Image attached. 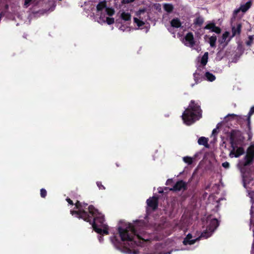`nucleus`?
Segmentation results:
<instances>
[{"label": "nucleus", "instance_id": "32", "mask_svg": "<svg viewBox=\"0 0 254 254\" xmlns=\"http://www.w3.org/2000/svg\"><path fill=\"white\" fill-rule=\"evenodd\" d=\"M47 194V191L44 189H42L40 190V195L42 197H45Z\"/></svg>", "mask_w": 254, "mask_h": 254}, {"label": "nucleus", "instance_id": "21", "mask_svg": "<svg viewBox=\"0 0 254 254\" xmlns=\"http://www.w3.org/2000/svg\"><path fill=\"white\" fill-rule=\"evenodd\" d=\"M241 25L240 24H237L236 27H233L232 29V37H234L238 34H239L241 32Z\"/></svg>", "mask_w": 254, "mask_h": 254}, {"label": "nucleus", "instance_id": "14", "mask_svg": "<svg viewBox=\"0 0 254 254\" xmlns=\"http://www.w3.org/2000/svg\"><path fill=\"white\" fill-rule=\"evenodd\" d=\"M251 1L247 2L245 4H241L239 8L236 9L234 11V16L236 17L240 11L243 13L246 12L251 7Z\"/></svg>", "mask_w": 254, "mask_h": 254}, {"label": "nucleus", "instance_id": "43", "mask_svg": "<svg viewBox=\"0 0 254 254\" xmlns=\"http://www.w3.org/2000/svg\"><path fill=\"white\" fill-rule=\"evenodd\" d=\"M237 117L238 116L235 114H229L227 116V117Z\"/></svg>", "mask_w": 254, "mask_h": 254}, {"label": "nucleus", "instance_id": "19", "mask_svg": "<svg viewBox=\"0 0 254 254\" xmlns=\"http://www.w3.org/2000/svg\"><path fill=\"white\" fill-rule=\"evenodd\" d=\"M208 53L207 52H205L203 56L201 57L200 62L198 64L202 65V68L203 69L205 67V65L208 62Z\"/></svg>", "mask_w": 254, "mask_h": 254}, {"label": "nucleus", "instance_id": "22", "mask_svg": "<svg viewBox=\"0 0 254 254\" xmlns=\"http://www.w3.org/2000/svg\"><path fill=\"white\" fill-rule=\"evenodd\" d=\"M181 25H182V24H181L180 20L177 18H174L171 21V27L177 28L180 27L181 26Z\"/></svg>", "mask_w": 254, "mask_h": 254}, {"label": "nucleus", "instance_id": "4", "mask_svg": "<svg viewBox=\"0 0 254 254\" xmlns=\"http://www.w3.org/2000/svg\"><path fill=\"white\" fill-rule=\"evenodd\" d=\"M114 13V9L107 7L105 2L101 1L96 6L94 18L100 24L107 23L111 25L115 22L114 19L111 17Z\"/></svg>", "mask_w": 254, "mask_h": 254}, {"label": "nucleus", "instance_id": "39", "mask_svg": "<svg viewBox=\"0 0 254 254\" xmlns=\"http://www.w3.org/2000/svg\"><path fill=\"white\" fill-rule=\"evenodd\" d=\"M195 171H194L192 175V176L191 177V178L189 180V182H191L192 181V180L195 177Z\"/></svg>", "mask_w": 254, "mask_h": 254}, {"label": "nucleus", "instance_id": "12", "mask_svg": "<svg viewBox=\"0 0 254 254\" xmlns=\"http://www.w3.org/2000/svg\"><path fill=\"white\" fill-rule=\"evenodd\" d=\"M204 68L203 69L202 68L201 64H197V69L193 73L195 84H197L198 83H199L201 81L202 78H203V73L204 72Z\"/></svg>", "mask_w": 254, "mask_h": 254}, {"label": "nucleus", "instance_id": "30", "mask_svg": "<svg viewBox=\"0 0 254 254\" xmlns=\"http://www.w3.org/2000/svg\"><path fill=\"white\" fill-rule=\"evenodd\" d=\"M254 40V36L250 35L248 37V40L246 42V45L250 46L253 43Z\"/></svg>", "mask_w": 254, "mask_h": 254}, {"label": "nucleus", "instance_id": "3", "mask_svg": "<svg viewBox=\"0 0 254 254\" xmlns=\"http://www.w3.org/2000/svg\"><path fill=\"white\" fill-rule=\"evenodd\" d=\"M219 226V222L216 218H213L211 216H209L206 220V230L203 232L199 237L192 235V234L189 233L183 242L185 248L182 249V250H193L194 247L192 246L196 242L199 241L200 238L207 239L210 237L214 231Z\"/></svg>", "mask_w": 254, "mask_h": 254}, {"label": "nucleus", "instance_id": "13", "mask_svg": "<svg viewBox=\"0 0 254 254\" xmlns=\"http://www.w3.org/2000/svg\"><path fill=\"white\" fill-rule=\"evenodd\" d=\"M204 68L203 69L202 68L201 64H197V69L193 73L195 84H197L198 83H199L201 81L202 78H203V73L204 72Z\"/></svg>", "mask_w": 254, "mask_h": 254}, {"label": "nucleus", "instance_id": "11", "mask_svg": "<svg viewBox=\"0 0 254 254\" xmlns=\"http://www.w3.org/2000/svg\"><path fill=\"white\" fill-rule=\"evenodd\" d=\"M204 68L203 69L202 68L201 64H197V69L193 73L195 84H197L198 83H199L201 81L202 78H203V73L204 72Z\"/></svg>", "mask_w": 254, "mask_h": 254}, {"label": "nucleus", "instance_id": "23", "mask_svg": "<svg viewBox=\"0 0 254 254\" xmlns=\"http://www.w3.org/2000/svg\"><path fill=\"white\" fill-rule=\"evenodd\" d=\"M203 77L208 81H213L215 79V76L209 72H206Z\"/></svg>", "mask_w": 254, "mask_h": 254}, {"label": "nucleus", "instance_id": "40", "mask_svg": "<svg viewBox=\"0 0 254 254\" xmlns=\"http://www.w3.org/2000/svg\"><path fill=\"white\" fill-rule=\"evenodd\" d=\"M172 182V180L171 179H168L166 183V185H169Z\"/></svg>", "mask_w": 254, "mask_h": 254}, {"label": "nucleus", "instance_id": "37", "mask_svg": "<svg viewBox=\"0 0 254 254\" xmlns=\"http://www.w3.org/2000/svg\"><path fill=\"white\" fill-rule=\"evenodd\" d=\"M221 52H219L217 53V57H216V59L218 60H220L221 59Z\"/></svg>", "mask_w": 254, "mask_h": 254}, {"label": "nucleus", "instance_id": "5", "mask_svg": "<svg viewBox=\"0 0 254 254\" xmlns=\"http://www.w3.org/2000/svg\"><path fill=\"white\" fill-rule=\"evenodd\" d=\"M201 117V110L199 105L191 100L188 108L182 115L184 123L187 125H190Z\"/></svg>", "mask_w": 254, "mask_h": 254}, {"label": "nucleus", "instance_id": "1", "mask_svg": "<svg viewBox=\"0 0 254 254\" xmlns=\"http://www.w3.org/2000/svg\"><path fill=\"white\" fill-rule=\"evenodd\" d=\"M148 226L142 220L136 221L134 224L121 222L118 227V233L111 237L110 240L114 247L122 253L127 254H139L142 248L135 249L142 242L149 241L151 236L144 233Z\"/></svg>", "mask_w": 254, "mask_h": 254}, {"label": "nucleus", "instance_id": "36", "mask_svg": "<svg viewBox=\"0 0 254 254\" xmlns=\"http://www.w3.org/2000/svg\"><path fill=\"white\" fill-rule=\"evenodd\" d=\"M135 0H123V2L124 3H128L133 2Z\"/></svg>", "mask_w": 254, "mask_h": 254}, {"label": "nucleus", "instance_id": "26", "mask_svg": "<svg viewBox=\"0 0 254 254\" xmlns=\"http://www.w3.org/2000/svg\"><path fill=\"white\" fill-rule=\"evenodd\" d=\"M134 22L137 25L138 28H141V27L144 24V22L140 19V17L139 18L135 17L133 19Z\"/></svg>", "mask_w": 254, "mask_h": 254}, {"label": "nucleus", "instance_id": "20", "mask_svg": "<svg viewBox=\"0 0 254 254\" xmlns=\"http://www.w3.org/2000/svg\"><path fill=\"white\" fill-rule=\"evenodd\" d=\"M204 22L203 17L198 16L195 18L193 21V24L196 27H200Z\"/></svg>", "mask_w": 254, "mask_h": 254}, {"label": "nucleus", "instance_id": "38", "mask_svg": "<svg viewBox=\"0 0 254 254\" xmlns=\"http://www.w3.org/2000/svg\"><path fill=\"white\" fill-rule=\"evenodd\" d=\"M217 133V128L213 129L212 132V135H215Z\"/></svg>", "mask_w": 254, "mask_h": 254}, {"label": "nucleus", "instance_id": "28", "mask_svg": "<svg viewBox=\"0 0 254 254\" xmlns=\"http://www.w3.org/2000/svg\"><path fill=\"white\" fill-rule=\"evenodd\" d=\"M164 8L165 10L168 12H171L173 9V7L172 4L167 3L164 5Z\"/></svg>", "mask_w": 254, "mask_h": 254}, {"label": "nucleus", "instance_id": "9", "mask_svg": "<svg viewBox=\"0 0 254 254\" xmlns=\"http://www.w3.org/2000/svg\"><path fill=\"white\" fill-rule=\"evenodd\" d=\"M248 195L251 198V201L252 202V207H251V219L250 221V227L251 229L253 228V236H254V242L252 245V251H251V254H254V222H253V213L254 212V191H250L249 190H248Z\"/></svg>", "mask_w": 254, "mask_h": 254}, {"label": "nucleus", "instance_id": "10", "mask_svg": "<svg viewBox=\"0 0 254 254\" xmlns=\"http://www.w3.org/2000/svg\"><path fill=\"white\" fill-rule=\"evenodd\" d=\"M121 20L120 22L121 24L123 23L122 21L126 22L127 24L126 25H118V26L119 27V29L123 31H125L128 30V25L129 24V21H130L131 16L130 14L128 12L123 11L121 14Z\"/></svg>", "mask_w": 254, "mask_h": 254}, {"label": "nucleus", "instance_id": "27", "mask_svg": "<svg viewBox=\"0 0 254 254\" xmlns=\"http://www.w3.org/2000/svg\"><path fill=\"white\" fill-rule=\"evenodd\" d=\"M217 40L216 36H212L209 37L208 42L211 47H214L215 46V43Z\"/></svg>", "mask_w": 254, "mask_h": 254}, {"label": "nucleus", "instance_id": "41", "mask_svg": "<svg viewBox=\"0 0 254 254\" xmlns=\"http://www.w3.org/2000/svg\"><path fill=\"white\" fill-rule=\"evenodd\" d=\"M66 201L68 202V203L69 204H72V205L73 204L72 201L70 199L67 198H66Z\"/></svg>", "mask_w": 254, "mask_h": 254}, {"label": "nucleus", "instance_id": "24", "mask_svg": "<svg viewBox=\"0 0 254 254\" xmlns=\"http://www.w3.org/2000/svg\"><path fill=\"white\" fill-rule=\"evenodd\" d=\"M230 36V33L229 32H224L222 36L221 40L220 42L222 43H227L230 40V38H228Z\"/></svg>", "mask_w": 254, "mask_h": 254}, {"label": "nucleus", "instance_id": "8", "mask_svg": "<svg viewBox=\"0 0 254 254\" xmlns=\"http://www.w3.org/2000/svg\"><path fill=\"white\" fill-rule=\"evenodd\" d=\"M166 244H161L157 243L152 248H148V250H145L144 254H170V252L165 251Z\"/></svg>", "mask_w": 254, "mask_h": 254}, {"label": "nucleus", "instance_id": "17", "mask_svg": "<svg viewBox=\"0 0 254 254\" xmlns=\"http://www.w3.org/2000/svg\"><path fill=\"white\" fill-rule=\"evenodd\" d=\"M204 29L210 30L212 32H214L216 33H220L221 32L220 28L216 26L215 24L213 22H209L207 23L204 27Z\"/></svg>", "mask_w": 254, "mask_h": 254}, {"label": "nucleus", "instance_id": "25", "mask_svg": "<svg viewBox=\"0 0 254 254\" xmlns=\"http://www.w3.org/2000/svg\"><path fill=\"white\" fill-rule=\"evenodd\" d=\"M208 139L205 137H201L198 139V143L199 145H204L205 147H208Z\"/></svg>", "mask_w": 254, "mask_h": 254}, {"label": "nucleus", "instance_id": "7", "mask_svg": "<svg viewBox=\"0 0 254 254\" xmlns=\"http://www.w3.org/2000/svg\"><path fill=\"white\" fill-rule=\"evenodd\" d=\"M183 43L187 46L190 47L192 49L199 52L201 50L199 45L194 40L193 34L189 32L185 37L183 40Z\"/></svg>", "mask_w": 254, "mask_h": 254}, {"label": "nucleus", "instance_id": "42", "mask_svg": "<svg viewBox=\"0 0 254 254\" xmlns=\"http://www.w3.org/2000/svg\"><path fill=\"white\" fill-rule=\"evenodd\" d=\"M98 240L100 243H102L103 241V238L102 236H99L98 237Z\"/></svg>", "mask_w": 254, "mask_h": 254}, {"label": "nucleus", "instance_id": "15", "mask_svg": "<svg viewBox=\"0 0 254 254\" xmlns=\"http://www.w3.org/2000/svg\"><path fill=\"white\" fill-rule=\"evenodd\" d=\"M187 189V183L183 181H180L176 183L174 186L170 189V190L180 191L184 190Z\"/></svg>", "mask_w": 254, "mask_h": 254}, {"label": "nucleus", "instance_id": "33", "mask_svg": "<svg viewBox=\"0 0 254 254\" xmlns=\"http://www.w3.org/2000/svg\"><path fill=\"white\" fill-rule=\"evenodd\" d=\"M97 186L100 190H105V188L103 186L100 182L96 183Z\"/></svg>", "mask_w": 254, "mask_h": 254}, {"label": "nucleus", "instance_id": "18", "mask_svg": "<svg viewBox=\"0 0 254 254\" xmlns=\"http://www.w3.org/2000/svg\"><path fill=\"white\" fill-rule=\"evenodd\" d=\"M244 153V150L243 148L239 147L237 148L236 150L234 148L233 150H232L229 156L230 157L233 158L235 157H239L240 155H242Z\"/></svg>", "mask_w": 254, "mask_h": 254}, {"label": "nucleus", "instance_id": "34", "mask_svg": "<svg viewBox=\"0 0 254 254\" xmlns=\"http://www.w3.org/2000/svg\"><path fill=\"white\" fill-rule=\"evenodd\" d=\"M222 165L225 169H228L230 167V164L228 162H225L223 163Z\"/></svg>", "mask_w": 254, "mask_h": 254}, {"label": "nucleus", "instance_id": "45", "mask_svg": "<svg viewBox=\"0 0 254 254\" xmlns=\"http://www.w3.org/2000/svg\"><path fill=\"white\" fill-rule=\"evenodd\" d=\"M158 192H159V193H162V192H163V190H162V189H161V188H159V189Z\"/></svg>", "mask_w": 254, "mask_h": 254}, {"label": "nucleus", "instance_id": "47", "mask_svg": "<svg viewBox=\"0 0 254 254\" xmlns=\"http://www.w3.org/2000/svg\"><path fill=\"white\" fill-rule=\"evenodd\" d=\"M148 209H149V208H147V212H148Z\"/></svg>", "mask_w": 254, "mask_h": 254}, {"label": "nucleus", "instance_id": "31", "mask_svg": "<svg viewBox=\"0 0 254 254\" xmlns=\"http://www.w3.org/2000/svg\"><path fill=\"white\" fill-rule=\"evenodd\" d=\"M253 114H254V107H252L249 112V114H248V115H249V117H248V122L249 123H250V116L253 115Z\"/></svg>", "mask_w": 254, "mask_h": 254}, {"label": "nucleus", "instance_id": "6", "mask_svg": "<svg viewBox=\"0 0 254 254\" xmlns=\"http://www.w3.org/2000/svg\"><path fill=\"white\" fill-rule=\"evenodd\" d=\"M254 157V148L253 146L249 147L247 150V154L244 159L240 160L237 167L240 170L242 176L243 177V186L245 188H247V184L249 183L246 174L245 173V167L250 164L252 162Z\"/></svg>", "mask_w": 254, "mask_h": 254}, {"label": "nucleus", "instance_id": "16", "mask_svg": "<svg viewBox=\"0 0 254 254\" xmlns=\"http://www.w3.org/2000/svg\"><path fill=\"white\" fill-rule=\"evenodd\" d=\"M146 202L148 207L153 210H155L157 207V198L153 196L151 198H149L147 200Z\"/></svg>", "mask_w": 254, "mask_h": 254}, {"label": "nucleus", "instance_id": "35", "mask_svg": "<svg viewBox=\"0 0 254 254\" xmlns=\"http://www.w3.org/2000/svg\"><path fill=\"white\" fill-rule=\"evenodd\" d=\"M32 0H25L24 5L25 7H27Z\"/></svg>", "mask_w": 254, "mask_h": 254}, {"label": "nucleus", "instance_id": "44", "mask_svg": "<svg viewBox=\"0 0 254 254\" xmlns=\"http://www.w3.org/2000/svg\"><path fill=\"white\" fill-rule=\"evenodd\" d=\"M144 12V10H140L139 11H138V13L139 14H141L142 13H143Z\"/></svg>", "mask_w": 254, "mask_h": 254}, {"label": "nucleus", "instance_id": "29", "mask_svg": "<svg viewBox=\"0 0 254 254\" xmlns=\"http://www.w3.org/2000/svg\"><path fill=\"white\" fill-rule=\"evenodd\" d=\"M183 161L188 165H190L192 163V158L188 156L184 157H183Z\"/></svg>", "mask_w": 254, "mask_h": 254}, {"label": "nucleus", "instance_id": "46", "mask_svg": "<svg viewBox=\"0 0 254 254\" xmlns=\"http://www.w3.org/2000/svg\"><path fill=\"white\" fill-rule=\"evenodd\" d=\"M194 85V84H192L191 85V87H193Z\"/></svg>", "mask_w": 254, "mask_h": 254}, {"label": "nucleus", "instance_id": "2", "mask_svg": "<svg viewBox=\"0 0 254 254\" xmlns=\"http://www.w3.org/2000/svg\"><path fill=\"white\" fill-rule=\"evenodd\" d=\"M87 206V203L77 201L75 204V210H70V213L72 215L90 222L95 231L100 235H108L109 228L105 223L104 215L92 205L88 207Z\"/></svg>", "mask_w": 254, "mask_h": 254}]
</instances>
